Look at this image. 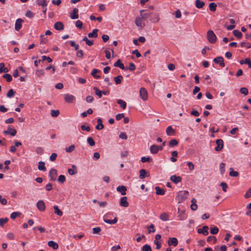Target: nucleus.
<instances>
[{
    "instance_id": "1",
    "label": "nucleus",
    "mask_w": 251,
    "mask_h": 251,
    "mask_svg": "<svg viewBox=\"0 0 251 251\" xmlns=\"http://www.w3.org/2000/svg\"><path fill=\"white\" fill-rule=\"evenodd\" d=\"M188 194L189 193L187 191H179L176 197V199L178 203H182L186 199Z\"/></svg>"
},
{
    "instance_id": "2",
    "label": "nucleus",
    "mask_w": 251,
    "mask_h": 251,
    "mask_svg": "<svg viewBox=\"0 0 251 251\" xmlns=\"http://www.w3.org/2000/svg\"><path fill=\"white\" fill-rule=\"evenodd\" d=\"M113 216L112 213H108L103 216V221L105 223L110 224L113 225L116 224L118 221V218L115 217L113 220H109V218H111Z\"/></svg>"
},
{
    "instance_id": "3",
    "label": "nucleus",
    "mask_w": 251,
    "mask_h": 251,
    "mask_svg": "<svg viewBox=\"0 0 251 251\" xmlns=\"http://www.w3.org/2000/svg\"><path fill=\"white\" fill-rule=\"evenodd\" d=\"M207 39L211 44H214L216 42L217 37L213 30H209L207 31Z\"/></svg>"
},
{
    "instance_id": "4",
    "label": "nucleus",
    "mask_w": 251,
    "mask_h": 251,
    "mask_svg": "<svg viewBox=\"0 0 251 251\" xmlns=\"http://www.w3.org/2000/svg\"><path fill=\"white\" fill-rule=\"evenodd\" d=\"M139 93L141 98L143 100H146L148 99V92L146 89L144 87H142L140 89Z\"/></svg>"
},
{
    "instance_id": "5",
    "label": "nucleus",
    "mask_w": 251,
    "mask_h": 251,
    "mask_svg": "<svg viewBox=\"0 0 251 251\" xmlns=\"http://www.w3.org/2000/svg\"><path fill=\"white\" fill-rule=\"evenodd\" d=\"M3 133L5 135H10L12 136L16 135L17 133V130L15 129L12 128L9 126L7 127V129L6 130H4Z\"/></svg>"
},
{
    "instance_id": "6",
    "label": "nucleus",
    "mask_w": 251,
    "mask_h": 251,
    "mask_svg": "<svg viewBox=\"0 0 251 251\" xmlns=\"http://www.w3.org/2000/svg\"><path fill=\"white\" fill-rule=\"evenodd\" d=\"M216 143L217 146L215 148V150L217 151H220L222 150L224 146V142L222 139H219L216 140Z\"/></svg>"
},
{
    "instance_id": "7",
    "label": "nucleus",
    "mask_w": 251,
    "mask_h": 251,
    "mask_svg": "<svg viewBox=\"0 0 251 251\" xmlns=\"http://www.w3.org/2000/svg\"><path fill=\"white\" fill-rule=\"evenodd\" d=\"M213 61L215 63L219 64V65L222 67L225 66L224 58L222 56H218L215 58L213 60Z\"/></svg>"
},
{
    "instance_id": "8",
    "label": "nucleus",
    "mask_w": 251,
    "mask_h": 251,
    "mask_svg": "<svg viewBox=\"0 0 251 251\" xmlns=\"http://www.w3.org/2000/svg\"><path fill=\"white\" fill-rule=\"evenodd\" d=\"M57 176V170L54 168H52L49 172V176L50 177V179L53 181L55 180Z\"/></svg>"
},
{
    "instance_id": "9",
    "label": "nucleus",
    "mask_w": 251,
    "mask_h": 251,
    "mask_svg": "<svg viewBox=\"0 0 251 251\" xmlns=\"http://www.w3.org/2000/svg\"><path fill=\"white\" fill-rule=\"evenodd\" d=\"M36 206L38 210L40 211H44L45 210V203L42 200L39 201L37 202Z\"/></svg>"
},
{
    "instance_id": "10",
    "label": "nucleus",
    "mask_w": 251,
    "mask_h": 251,
    "mask_svg": "<svg viewBox=\"0 0 251 251\" xmlns=\"http://www.w3.org/2000/svg\"><path fill=\"white\" fill-rule=\"evenodd\" d=\"M209 227L207 226H204L202 228H199L198 229V232L200 234H202L203 235L206 236L208 234V230Z\"/></svg>"
},
{
    "instance_id": "11",
    "label": "nucleus",
    "mask_w": 251,
    "mask_h": 251,
    "mask_svg": "<svg viewBox=\"0 0 251 251\" xmlns=\"http://www.w3.org/2000/svg\"><path fill=\"white\" fill-rule=\"evenodd\" d=\"M64 99L67 102L72 103L75 100V97L69 94L64 95Z\"/></svg>"
},
{
    "instance_id": "12",
    "label": "nucleus",
    "mask_w": 251,
    "mask_h": 251,
    "mask_svg": "<svg viewBox=\"0 0 251 251\" xmlns=\"http://www.w3.org/2000/svg\"><path fill=\"white\" fill-rule=\"evenodd\" d=\"M170 180L175 184H177L182 180V178L180 176L173 175L170 177Z\"/></svg>"
},
{
    "instance_id": "13",
    "label": "nucleus",
    "mask_w": 251,
    "mask_h": 251,
    "mask_svg": "<svg viewBox=\"0 0 251 251\" xmlns=\"http://www.w3.org/2000/svg\"><path fill=\"white\" fill-rule=\"evenodd\" d=\"M126 197H123L120 199V204L121 206L126 207L129 205V203L127 201Z\"/></svg>"
},
{
    "instance_id": "14",
    "label": "nucleus",
    "mask_w": 251,
    "mask_h": 251,
    "mask_svg": "<svg viewBox=\"0 0 251 251\" xmlns=\"http://www.w3.org/2000/svg\"><path fill=\"white\" fill-rule=\"evenodd\" d=\"M145 11V10H141L140 11V15L141 18L146 19L152 16V13H144Z\"/></svg>"
},
{
    "instance_id": "15",
    "label": "nucleus",
    "mask_w": 251,
    "mask_h": 251,
    "mask_svg": "<svg viewBox=\"0 0 251 251\" xmlns=\"http://www.w3.org/2000/svg\"><path fill=\"white\" fill-rule=\"evenodd\" d=\"M78 9L75 8L70 14V17L72 19H76L78 18Z\"/></svg>"
},
{
    "instance_id": "16",
    "label": "nucleus",
    "mask_w": 251,
    "mask_h": 251,
    "mask_svg": "<svg viewBox=\"0 0 251 251\" xmlns=\"http://www.w3.org/2000/svg\"><path fill=\"white\" fill-rule=\"evenodd\" d=\"M23 22L22 19H18L15 22V29L16 31H19L22 26V23Z\"/></svg>"
},
{
    "instance_id": "17",
    "label": "nucleus",
    "mask_w": 251,
    "mask_h": 251,
    "mask_svg": "<svg viewBox=\"0 0 251 251\" xmlns=\"http://www.w3.org/2000/svg\"><path fill=\"white\" fill-rule=\"evenodd\" d=\"M114 66L116 67H119L122 70H126L127 68H126L124 66V64L122 62L121 60L119 59L114 64Z\"/></svg>"
},
{
    "instance_id": "18",
    "label": "nucleus",
    "mask_w": 251,
    "mask_h": 251,
    "mask_svg": "<svg viewBox=\"0 0 251 251\" xmlns=\"http://www.w3.org/2000/svg\"><path fill=\"white\" fill-rule=\"evenodd\" d=\"M168 242L170 246H173L176 247L178 244L177 239L175 237L170 238Z\"/></svg>"
},
{
    "instance_id": "19",
    "label": "nucleus",
    "mask_w": 251,
    "mask_h": 251,
    "mask_svg": "<svg viewBox=\"0 0 251 251\" xmlns=\"http://www.w3.org/2000/svg\"><path fill=\"white\" fill-rule=\"evenodd\" d=\"M150 176L149 173H148L145 169H141L140 171L139 177L140 179H144L146 177H148Z\"/></svg>"
},
{
    "instance_id": "20",
    "label": "nucleus",
    "mask_w": 251,
    "mask_h": 251,
    "mask_svg": "<svg viewBox=\"0 0 251 251\" xmlns=\"http://www.w3.org/2000/svg\"><path fill=\"white\" fill-rule=\"evenodd\" d=\"M54 27L57 30H62L64 29V25L61 22H57L54 24Z\"/></svg>"
},
{
    "instance_id": "21",
    "label": "nucleus",
    "mask_w": 251,
    "mask_h": 251,
    "mask_svg": "<svg viewBox=\"0 0 251 251\" xmlns=\"http://www.w3.org/2000/svg\"><path fill=\"white\" fill-rule=\"evenodd\" d=\"M117 191L124 196L126 194V188L123 185L119 186L117 187Z\"/></svg>"
},
{
    "instance_id": "22",
    "label": "nucleus",
    "mask_w": 251,
    "mask_h": 251,
    "mask_svg": "<svg viewBox=\"0 0 251 251\" xmlns=\"http://www.w3.org/2000/svg\"><path fill=\"white\" fill-rule=\"evenodd\" d=\"M178 214L179 220L182 221L186 218L185 212L183 210H180L179 208H178Z\"/></svg>"
},
{
    "instance_id": "23",
    "label": "nucleus",
    "mask_w": 251,
    "mask_h": 251,
    "mask_svg": "<svg viewBox=\"0 0 251 251\" xmlns=\"http://www.w3.org/2000/svg\"><path fill=\"white\" fill-rule=\"evenodd\" d=\"M101 72L100 70L97 69H93L92 71L91 75L96 79L100 78V75H97V73H99Z\"/></svg>"
},
{
    "instance_id": "24",
    "label": "nucleus",
    "mask_w": 251,
    "mask_h": 251,
    "mask_svg": "<svg viewBox=\"0 0 251 251\" xmlns=\"http://www.w3.org/2000/svg\"><path fill=\"white\" fill-rule=\"evenodd\" d=\"M159 218L163 221H167L169 220V215L165 212L160 214Z\"/></svg>"
},
{
    "instance_id": "25",
    "label": "nucleus",
    "mask_w": 251,
    "mask_h": 251,
    "mask_svg": "<svg viewBox=\"0 0 251 251\" xmlns=\"http://www.w3.org/2000/svg\"><path fill=\"white\" fill-rule=\"evenodd\" d=\"M158 151V145H153L150 147V151L152 154H156Z\"/></svg>"
},
{
    "instance_id": "26",
    "label": "nucleus",
    "mask_w": 251,
    "mask_h": 251,
    "mask_svg": "<svg viewBox=\"0 0 251 251\" xmlns=\"http://www.w3.org/2000/svg\"><path fill=\"white\" fill-rule=\"evenodd\" d=\"M191 201L192 203L191 204V209L193 211L196 210L198 208V206L196 204V202H197L196 199H195V198H193L191 200Z\"/></svg>"
},
{
    "instance_id": "27",
    "label": "nucleus",
    "mask_w": 251,
    "mask_h": 251,
    "mask_svg": "<svg viewBox=\"0 0 251 251\" xmlns=\"http://www.w3.org/2000/svg\"><path fill=\"white\" fill-rule=\"evenodd\" d=\"M99 31L98 29H93L92 32L88 33V36L89 38H96L98 37V32Z\"/></svg>"
},
{
    "instance_id": "28",
    "label": "nucleus",
    "mask_w": 251,
    "mask_h": 251,
    "mask_svg": "<svg viewBox=\"0 0 251 251\" xmlns=\"http://www.w3.org/2000/svg\"><path fill=\"white\" fill-rule=\"evenodd\" d=\"M159 20V18H158L157 15H156L155 13H153L152 14V16L150 17V21L151 23H155L158 22Z\"/></svg>"
},
{
    "instance_id": "29",
    "label": "nucleus",
    "mask_w": 251,
    "mask_h": 251,
    "mask_svg": "<svg viewBox=\"0 0 251 251\" xmlns=\"http://www.w3.org/2000/svg\"><path fill=\"white\" fill-rule=\"evenodd\" d=\"M175 133V130L172 128V127L170 126L167 127L166 128V134L168 136H171L173 134H174Z\"/></svg>"
},
{
    "instance_id": "30",
    "label": "nucleus",
    "mask_w": 251,
    "mask_h": 251,
    "mask_svg": "<svg viewBox=\"0 0 251 251\" xmlns=\"http://www.w3.org/2000/svg\"><path fill=\"white\" fill-rule=\"evenodd\" d=\"M48 245L50 247L52 248L53 250H56L58 248L57 243L53 241H50L48 242Z\"/></svg>"
},
{
    "instance_id": "31",
    "label": "nucleus",
    "mask_w": 251,
    "mask_h": 251,
    "mask_svg": "<svg viewBox=\"0 0 251 251\" xmlns=\"http://www.w3.org/2000/svg\"><path fill=\"white\" fill-rule=\"evenodd\" d=\"M117 102L118 104L120 105L122 109H126V102L125 101L121 99H119L117 100Z\"/></svg>"
},
{
    "instance_id": "32",
    "label": "nucleus",
    "mask_w": 251,
    "mask_h": 251,
    "mask_svg": "<svg viewBox=\"0 0 251 251\" xmlns=\"http://www.w3.org/2000/svg\"><path fill=\"white\" fill-rule=\"evenodd\" d=\"M156 191V194L159 195H164L165 194V191L163 189L160 188L159 186H156L155 187Z\"/></svg>"
},
{
    "instance_id": "33",
    "label": "nucleus",
    "mask_w": 251,
    "mask_h": 251,
    "mask_svg": "<svg viewBox=\"0 0 251 251\" xmlns=\"http://www.w3.org/2000/svg\"><path fill=\"white\" fill-rule=\"evenodd\" d=\"M45 162L43 161H40L38 163V168L39 170L42 171H46V168L45 166Z\"/></svg>"
},
{
    "instance_id": "34",
    "label": "nucleus",
    "mask_w": 251,
    "mask_h": 251,
    "mask_svg": "<svg viewBox=\"0 0 251 251\" xmlns=\"http://www.w3.org/2000/svg\"><path fill=\"white\" fill-rule=\"evenodd\" d=\"M195 5L198 8H201L204 5V2L200 0H196Z\"/></svg>"
},
{
    "instance_id": "35",
    "label": "nucleus",
    "mask_w": 251,
    "mask_h": 251,
    "mask_svg": "<svg viewBox=\"0 0 251 251\" xmlns=\"http://www.w3.org/2000/svg\"><path fill=\"white\" fill-rule=\"evenodd\" d=\"M53 209L54 210V213L56 215L59 216H61L63 215L62 211L59 209L57 205H54L53 206Z\"/></svg>"
},
{
    "instance_id": "36",
    "label": "nucleus",
    "mask_w": 251,
    "mask_h": 251,
    "mask_svg": "<svg viewBox=\"0 0 251 251\" xmlns=\"http://www.w3.org/2000/svg\"><path fill=\"white\" fill-rule=\"evenodd\" d=\"M123 77L121 75H119L114 78V80L116 84H119L121 83Z\"/></svg>"
},
{
    "instance_id": "37",
    "label": "nucleus",
    "mask_w": 251,
    "mask_h": 251,
    "mask_svg": "<svg viewBox=\"0 0 251 251\" xmlns=\"http://www.w3.org/2000/svg\"><path fill=\"white\" fill-rule=\"evenodd\" d=\"M178 144V141L176 139H173L169 141V146L170 147H173L174 146L177 145Z\"/></svg>"
},
{
    "instance_id": "38",
    "label": "nucleus",
    "mask_w": 251,
    "mask_h": 251,
    "mask_svg": "<svg viewBox=\"0 0 251 251\" xmlns=\"http://www.w3.org/2000/svg\"><path fill=\"white\" fill-rule=\"evenodd\" d=\"M142 19H143L142 18H139V17H137L135 19V24L137 26H139V27H142L143 26V25H142Z\"/></svg>"
},
{
    "instance_id": "39",
    "label": "nucleus",
    "mask_w": 251,
    "mask_h": 251,
    "mask_svg": "<svg viewBox=\"0 0 251 251\" xmlns=\"http://www.w3.org/2000/svg\"><path fill=\"white\" fill-rule=\"evenodd\" d=\"M233 34L238 39H241L242 37V33L238 30H234L233 31Z\"/></svg>"
},
{
    "instance_id": "40",
    "label": "nucleus",
    "mask_w": 251,
    "mask_h": 251,
    "mask_svg": "<svg viewBox=\"0 0 251 251\" xmlns=\"http://www.w3.org/2000/svg\"><path fill=\"white\" fill-rule=\"evenodd\" d=\"M93 89L95 91L96 95H97L99 97V98H101L102 95V91L100 90L97 87H94Z\"/></svg>"
},
{
    "instance_id": "41",
    "label": "nucleus",
    "mask_w": 251,
    "mask_h": 251,
    "mask_svg": "<svg viewBox=\"0 0 251 251\" xmlns=\"http://www.w3.org/2000/svg\"><path fill=\"white\" fill-rule=\"evenodd\" d=\"M36 3L38 5H41L42 6L47 5V2L46 0H36Z\"/></svg>"
},
{
    "instance_id": "42",
    "label": "nucleus",
    "mask_w": 251,
    "mask_h": 251,
    "mask_svg": "<svg viewBox=\"0 0 251 251\" xmlns=\"http://www.w3.org/2000/svg\"><path fill=\"white\" fill-rule=\"evenodd\" d=\"M87 142L90 146H94L95 145V142L93 138L91 137H89L87 138Z\"/></svg>"
},
{
    "instance_id": "43",
    "label": "nucleus",
    "mask_w": 251,
    "mask_h": 251,
    "mask_svg": "<svg viewBox=\"0 0 251 251\" xmlns=\"http://www.w3.org/2000/svg\"><path fill=\"white\" fill-rule=\"evenodd\" d=\"M16 94V92L13 90V89H10L8 92L7 93L6 96L8 98H12Z\"/></svg>"
},
{
    "instance_id": "44",
    "label": "nucleus",
    "mask_w": 251,
    "mask_h": 251,
    "mask_svg": "<svg viewBox=\"0 0 251 251\" xmlns=\"http://www.w3.org/2000/svg\"><path fill=\"white\" fill-rule=\"evenodd\" d=\"M151 161H152V158L150 156H149V157L143 156L141 158V161L143 163H145L146 162H151Z\"/></svg>"
},
{
    "instance_id": "45",
    "label": "nucleus",
    "mask_w": 251,
    "mask_h": 251,
    "mask_svg": "<svg viewBox=\"0 0 251 251\" xmlns=\"http://www.w3.org/2000/svg\"><path fill=\"white\" fill-rule=\"evenodd\" d=\"M230 172L229 175L231 176L236 177L238 176L239 173L237 171H234L232 168H230Z\"/></svg>"
},
{
    "instance_id": "46",
    "label": "nucleus",
    "mask_w": 251,
    "mask_h": 251,
    "mask_svg": "<svg viewBox=\"0 0 251 251\" xmlns=\"http://www.w3.org/2000/svg\"><path fill=\"white\" fill-rule=\"evenodd\" d=\"M59 111L58 110H51L50 115L53 117H56L59 114Z\"/></svg>"
},
{
    "instance_id": "47",
    "label": "nucleus",
    "mask_w": 251,
    "mask_h": 251,
    "mask_svg": "<svg viewBox=\"0 0 251 251\" xmlns=\"http://www.w3.org/2000/svg\"><path fill=\"white\" fill-rule=\"evenodd\" d=\"M219 231V228L216 226H213L210 227V233L212 234H216Z\"/></svg>"
},
{
    "instance_id": "48",
    "label": "nucleus",
    "mask_w": 251,
    "mask_h": 251,
    "mask_svg": "<svg viewBox=\"0 0 251 251\" xmlns=\"http://www.w3.org/2000/svg\"><path fill=\"white\" fill-rule=\"evenodd\" d=\"M216 7H217V4L214 2L210 3L209 5V9L212 12H214L216 10Z\"/></svg>"
},
{
    "instance_id": "49",
    "label": "nucleus",
    "mask_w": 251,
    "mask_h": 251,
    "mask_svg": "<svg viewBox=\"0 0 251 251\" xmlns=\"http://www.w3.org/2000/svg\"><path fill=\"white\" fill-rule=\"evenodd\" d=\"M58 181L61 183H63L66 181V177L64 175H61L58 176Z\"/></svg>"
},
{
    "instance_id": "50",
    "label": "nucleus",
    "mask_w": 251,
    "mask_h": 251,
    "mask_svg": "<svg viewBox=\"0 0 251 251\" xmlns=\"http://www.w3.org/2000/svg\"><path fill=\"white\" fill-rule=\"evenodd\" d=\"M3 77L6 79L7 82H10L12 79V76L9 74H5L3 75Z\"/></svg>"
},
{
    "instance_id": "51",
    "label": "nucleus",
    "mask_w": 251,
    "mask_h": 251,
    "mask_svg": "<svg viewBox=\"0 0 251 251\" xmlns=\"http://www.w3.org/2000/svg\"><path fill=\"white\" fill-rule=\"evenodd\" d=\"M21 213L19 212H13L10 215V218L12 219H15L17 216H20Z\"/></svg>"
},
{
    "instance_id": "52",
    "label": "nucleus",
    "mask_w": 251,
    "mask_h": 251,
    "mask_svg": "<svg viewBox=\"0 0 251 251\" xmlns=\"http://www.w3.org/2000/svg\"><path fill=\"white\" fill-rule=\"evenodd\" d=\"M225 164L224 163H221L220 164V171L221 172V174L222 175H223L225 172Z\"/></svg>"
},
{
    "instance_id": "53",
    "label": "nucleus",
    "mask_w": 251,
    "mask_h": 251,
    "mask_svg": "<svg viewBox=\"0 0 251 251\" xmlns=\"http://www.w3.org/2000/svg\"><path fill=\"white\" fill-rule=\"evenodd\" d=\"M34 15H35L34 13H33L30 10L27 11L26 13L25 14V15L26 17H27V18H30V19L33 18V17L34 16Z\"/></svg>"
},
{
    "instance_id": "54",
    "label": "nucleus",
    "mask_w": 251,
    "mask_h": 251,
    "mask_svg": "<svg viewBox=\"0 0 251 251\" xmlns=\"http://www.w3.org/2000/svg\"><path fill=\"white\" fill-rule=\"evenodd\" d=\"M142 251H152L151 246L148 244L145 245L142 248Z\"/></svg>"
},
{
    "instance_id": "55",
    "label": "nucleus",
    "mask_w": 251,
    "mask_h": 251,
    "mask_svg": "<svg viewBox=\"0 0 251 251\" xmlns=\"http://www.w3.org/2000/svg\"><path fill=\"white\" fill-rule=\"evenodd\" d=\"M8 218H0V226L1 227H3L4 226V224L7 223L8 221Z\"/></svg>"
},
{
    "instance_id": "56",
    "label": "nucleus",
    "mask_w": 251,
    "mask_h": 251,
    "mask_svg": "<svg viewBox=\"0 0 251 251\" xmlns=\"http://www.w3.org/2000/svg\"><path fill=\"white\" fill-rule=\"evenodd\" d=\"M75 149V146L74 145H71L68 148L65 149V151L67 152H71L73 151Z\"/></svg>"
},
{
    "instance_id": "57",
    "label": "nucleus",
    "mask_w": 251,
    "mask_h": 251,
    "mask_svg": "<svg viewBox=\"0 0 251 251\" xmlns=\"http://www.w3.org/2000/svg\"><path fill=\"white\" fill-rule=\"evenodd\" d=\"M240 92L241 93L244 94V95H247L248 94V90L246 87H242L240 89Z\"/></svg>"
},
{
    "instance_id": "58",
    "label": "nucleus",
    "mask_w": 251,
    "mask_h": 251,
    "mask_svg": "<svg viewBox=\"0 0 251 251\" xmlns=\"http://www.w3.org/2000/svg\"><path fill=\"white\" fill-rule=\"evenodd\" d=\"M93 233L94 234H100L101 231V228L100 227H96L93 228Z\"/></svg>"
},
{
    "instance_id": "59",
    "label": "nucleus",
    "mask_w": 251,
    "mask_h": 251,
    "mask_svg": "<svg viewBox=\"0 0 251 251\" xmlns=\"http://www.w3.org/2000/svg\"><path fill=\"white\" fill-rule=\"evenodd\" d=\"M70 45L72 47L75 48V50H78L79 49V45L77 44H76L75 41H71L70 42Z\"/></svg>"
},
{
    "instance_id": "60",
    "label": "nucleus",
    "mask_w": 251,
    "mask_h": 251,
    "mask_svg": "<svg viewBox=\"0 0 251 251\" xmlns=\"http://www.w3.org/2000/svg\"><path fill=\"white\" fill-rule=\"evenodd\" d=\"M41 38V43L43 44H46L48 42V39L47 38L44 37V35H40Z\"/></svg>"
},
{
    "instance_id": "61",
    "label": "nucleus",
    "mask_w": 251,
    "mask_h": 251,
    "mask_svg": "<svg viewBox=\"0 0 251 251\" xmlns=\"http://www.w3.org/2000/svg\"><path fill=\"white\" fill-rule=\"evenodd\" d=\"M36 152L38 154H42L44 152V150L42 147H37L36 149Z\"/></svg>"
},
{
    "instance_id": "62",
    "label": "nucleus",
    "mask_w": 251,
    "mask_h": 251,
    "mask_svg": "<svg viewBox=\"0 0 251 251\" xmlns=\"http://www.w3.org/2000/svg\"><path fill=\"white\" fill-rule=\"evenodd\" d=\"M81 128L82 130L86 131L87 132H89L91 130V128L89 126H85L84 125L81 126Z\"/></svg>"
},
{
    "instance_id": "63",
    "label": "nucleus",
    "mask_w": 251,
    "mask_h": 251,
    "mask_svg": "<svg viewBox=\"0 0 251 251\" xmlns=\"http://www.w3.org/2000/svg\"><path fill=\"white\" fill-rule=\"evenodd\" d=\"M244 197L246 199H248V198L251 197V187L247 190L246 193L245 194V195L244 196Z\"/></svg>"
},
{
    "instance_id": "64",
    "label": "nucleus",
    "mask_w": 251,
    "mask_h": 251,
    "mask_svg": "<svg viewBox=\"0 0 251 251\" xmlns=\"http://www.w3.org/2000/svg\"><path fill=\"white\" fill-rule=\"evenodd\" d=\"M207 241L209 242H213L214 243H215L216 241V238L214 236H210L207 237Z\"/></svg>"
}]
</instances>
